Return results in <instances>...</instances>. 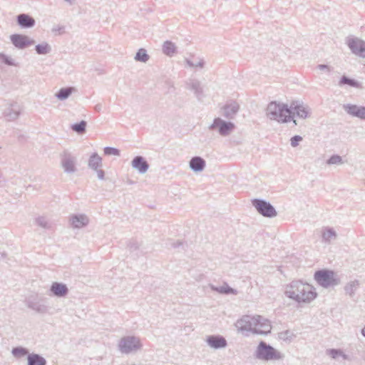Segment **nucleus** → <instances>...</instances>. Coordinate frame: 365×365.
Instances as JSON below:
<instances>
[{"label": "nucleus", "instance_id": "nucleus-20", "mask_svg": "<svg viewBox=\"0 0 365 365\" xmlns=\"http://www.w3.org/2000/svg\"><path fill=\"white\" fill-rule=\"evenodd\" d=\"M101 164V158L96 154L91 156L89 165L93 168H97Z\"/></svg>", "mask_w": 365, "mask_h": 365}, {"label": "nucleus", "instance_id": "nucleus-23", "mask_svg": "<svg viewBox=\"0 0 365 365\" xmlns=\"http://www.w3.org/2000/svg\"><path fill=\"white\" fill-rule=\"evenodd\" d=\"M13 355L16 358H21L22 356H26L28 354V351L26 349L22 347L14 348L12 350Z\"/></svg>", "mask_w": 365, "mask_h": 365}, {"label": "nucleus", "instance_id": "nucleus-27", "mask_svg": "<svg viewBox=\"0 0 365 365\" xmlns=\"http://www.w3.org/2000/svg\"><path fill=\"white\" fill-rule=\"evenodd\" d=\"M36 51L39 54H46L49 51V46L47 43L39 44L36 46Z\"/></svg>", "mask_w": 365, "mask_h": 365}, {"label": "nucleus", "instance_id": "nucleus-18", "mask_svg": "<svg viewBox=\"0 0 365 365\" xmlns=\"http://www.w3.org/2000/svg\"><path fill=\"white\" fill-rule=\"evenodd\" d=\"M45 359L37 354H31L28 357V365H45Z\"/></svg>", "mask_w": 365, "mask_h": 365}, {"label": "nucleus", "instance_id": "nucleus-11", "mask_svg": "<svg viewBox=\"0 0 365 365\" xmlns=\"http://www.w3.org/2000/svg\"><path fill=\"white\" fill-rule=\"evenodd\" d=\"M11 40L12 43L19 48H24L29 44L31 42L27 36L24 35L15 34L11 36Z\"/></svg>", "mask_w": 365, "mask_h": 365}, {"label": "nucleus", "instance_id": "nucleus-16", "mask_svg": "<svg viewBox=\"0 0 365 365\" xmlns=\"http://www.w3.org/2000/svg\"><path fill=\"white\" fill-rule=\"evenodd\" d=\"M51 291L56 296L62 297L67 293V287L66 285L55 282L51 286Z\"/></svg>", "mask_w": 365, "mask_h": 365}, {"label": "nucleus", "instance_id": "nucleus-5", "mask_svg": "<svg viewBox=\"0 0 365 365\" xmlns=\"http://www.w3.org/2000/svg\"><path fill=\"white\" fill-rule=\"evenodd\" d=\"M314 279L319 284L325 287L336 283L334 272L328 270L317 272L314 274Z\"/></svg>", "mask_w": 365, "mask_h": 365}, {"label": "nucleus", "instance_id": "nucleus-30", "mask_svg": "<svg viewBox=\"0 0 365 365\" xmlns=\"http://www.w3.org/2000/svg\"><path fill=\"white\" fill-rule=\"evenodd\" d=\"M302 140V138L299 135H295L291 138V145L293 147L298 145L299 143Z\"/></svg>", "mask_w": 365, "mask_h": 365}, {"label": "nucleus", "instance_id": "nucleus-29", "mask_svg": "<svg viewBox=\"0 0 365 365\" xmlns=\"http://www.w3.org/2000/svg\"><path fill=\"white\" fill-rule=\"evenodd\" d=\"M104 153L106 155H119V151L117 149L113 148H106L104 149Z\"/></svg>", "mask_w": 365, "mask_h": 365}, {"label": "nucleus", "instance_id": "nucleus-3", "mask_svg": "<svg viewBox=\"0 0 365 365\" xmlns=\"http://www.w3.org/2000/svg\"><path fill=\"white\" fill-rule=\"evenodd\" d=\"M267 110L272 118L278 122H287L291 118L293 110L288 108L285 105H280L276 103H271L267 108Z\"/></svg>", "mask_w": 365, "mask_h": 365}, {"label": "nucleus", "instance_id": "nucleus-28", "mask_svg": "<svg viewBox=\"0 0 365 365\" xmlns=\"http://www.w3.org/2000/svg\"><path fill=\"white\" fill-rule=\"evenodd\" d=\"M86 125V123L85 121H81L80 123L73 125L72 128L75 131L81 133L85 130Z\"/></svg>", "mask_w": 365, "mask_h": 365}, {"label": "nucleus", "instance_id": "nucleus-8", "mask_svg": "<svg viewBox=\"0 0 365 365\" xmlns=\"http://www.w3.org/2000/svg\"><path fill=\"white\" fill-rule=\"evenodd\" d=\"M212 128H217L222 135H227L234 128V125L232 123H226L220 118L215 119Z\"/></svg>", "mask_w": 365, "mask_h": 365}, {"label": "nucleus", "instance_id": "nucleus-31", "mask_svg": "<svg viewBox=\"0 0 365 365\" xmlns=\"http://www.w3.org/2000/svg\"><path fill=\"white\" fill-rule=\"evenodd\" d=\"M341 163V158L339 156H332L328 160L329 164H338Z\"/></svg>", "mask_w": 365, "mask_h": 365}, {"label": "nucleus", "instance_id": "nucleus-4", "mask_svg": "<svg viewBox=\"0 0 365 365\" xmlns=\"http://www.w3.org/2000/svg\"><path fill=\"white\" fill-rule=\"evenodd\" d=\"M257 356L259 359L264 360L278 359L280 354L274 348L267 345L264 342H260L257 351Z\"/></svg>", "mask_w": 365, "mask_h": 365}, {"label": "nucleus", "instance_id": "nucleus-21", "mask_svg": "<svg viewBox=\"0 0 365 365\" xmlns=\"http://www.w3.org/2000/svg\"><path fill=\"white\" fill-rule=\"evenodd\" d=\"M163 51L168 56L173 55L175 51V47L171 42H165L163 46Z\"/></svg>", "mask_w": 365, "mask_h": 365}, {"label": "nucleus", "instance_id": "nucleus-1", "mask_svg": "<svg viewBox=\"0 0 365 365\" xmlns=\"http://www.w3.org/2000/svg\"><path fill=\"white\" fill-rule=\"evenodd\" d=\"M236 325L241 330L250 331L258 334H267L272 329L269 321L260 315L244 316L237 322Z\"/></svg>", "mask_w": 365, "mask_h": 365}, {"label": "nucleus", "instance_id": "nucleus-19", "mask_svg": "<svg viewBox=\"0 0 365 365\" xmlns=\"http://www.w3.org/2000/svg\"><path fill=\"white\" fill-rule=\"evenodd\" d=\"M238 110V106L235 103L227 105L223 108V114L225 117H230L235 114Z\"/></svg>", "mask_w": 365, "mask_h": 365}, {"label": "nucleus", "instance_id": "nucleus-10", "mask_svg": "<svg viewBox=\"0 0 365 365\" xmlns=\"http://www.w3.org/2000/svg\"><path fill=\"white\" fill-rule=\"evenodd\" d=\"M345 110L350 115L365 119V107H359L356 105L344 106Z\"/></svg>", "mask_w": 365, "mask_h": 365}, {"label": "nucleus", "instance_id": "nucleus-34", "mask_svg": "<svg viewBox=\"0 0 365 365\" xmlns=\"http://www.w3.org/2000/svg\"><path fill=\"white\" fill-rule=\"evenodd\" d=\"M363 334L365 336V328L363 329Z\"/></svg>", "mask_w": 365, "mask_h": 365}, {"label": "nucleus", "instance_id": "nucleus-12", "mask_svg": "<svg viewBox=\"0 0 365 365\" xmlns=\"http://www.w3.org/2000/svg\"><path fill=\"white\" fill-rule=\"evenodd\" d=\"M290 108L293 113L301 118H306L308 116L309 111L305 106L299 103L298 102H292L290 105Z\"/></svg>", "mask_w": 365, "mask_h": 365}, {"label": "nucleus", "instance_id": "nucleus-33", "mask_svg": "<svg viewBox=\"0 0 365 365\" xmlns=\"http://www.w3.org/2000/svg\"><path fill=\"white\" fill-rule=\"evenodd\" d=\"M99 177L103 178V171H100L99 173Z\"/></svg>", "mask_w": 365, "mask_h": 365}, {"label": "nucleus", "instance_id": "nucleus-2", "mask_svg": "<svg viewBox=\"0 0 365 365\" xmlns=\"http://www.w3.org/2000/svg\"><path fill=\"white\" fill-rule=\"evenodd\" d=\"M285 293L288 297L302 302H309L316 297L312 286L301 282H294L288 285Z\"/></svg>", "mask_w": 365, "mask_h": 365}, {"label": "nucleus", "instance_id": "nucleus-24", "mask_svg": "<svg viewBox=\"0 0 365 365\" xmlns=\"http://www.w3.org/2000/svg\"><path fill=\"white\" fill-rule=\"evenodd\" d=\"M135 59L138 61H141L143 62H145L148 59V56L146 53L145 50L144 49H140L135 56Z\"/></svg>", "mask_w": 365, "mask_h": 365}, {"label": "nucleus", "instance_id": "nucleus-7", "mask_svg": "<svg viewBox=\"0 0 365 365\" xmlns=\"http://www.w3.org/2000/svg\"><path fill=\"white\" fill-rule=\"evenodd\" d=\"M253 205L258 212L264 216L273 217L276 215V212L274 207L270 204L264 201L255 200L253 202Z\"/></svg>", "mask_w": 365, "mask_h": 365}, {"label": "nucleus", "instance_id": "nucleus-15", "mask_svg": "<svg viewBox=\"0 0 365 365\" xmlns=\"http://www.w3.org/2000/svg\"><path fill=\"white\" fill-rule=\"evenodd\" d=\"M133 166L141 173H145L148 168L147 162L142 157H136L132 162Z\"/></svg>", "mask_w": 365, "mask_h": 365}, {"label": "nucleus", "instance_id": "nucleus-14", "mask_svg": "<svg viewBox=\"0 0 365 365\" xmlns=\"http://www.w3.org/2000/svg\"><path fill=\"white\" fill-rule=\"evenodd\" d=\"M19 24L22 27H31L35 24V20L27 14H20L17 17Z\"/></svg>", "mask_w": 365, "mask_h": 365}, {"label": "nucleus", "instance_id": "nucleus-25", "mask_svg": "<svg viewBox=\"0 0 365 365\" xmlns=\"http://www.w3.org/2000/svg\"><path fill=\"white\" fill-rule=\"evenodd\" d=\"M340 85L348 84L351 86L358 87L359 83L352 79H349L347 77H342L339 81Z\"/></svg>", "mask_w": 365, "mask_h": 365}, {"label": "nucleus", "instance_id": "nucleus-13", "mask_svg": "<svg viewBox=\"0 0 365 365\" xmlns=\"http://www.w3.org/2000/svg\"><path fill=\"white\" fill-rule=\"evenodd\" d=\"M208 344L215 349L225 347L226 346V340L218 336H210L207 338Z\"/></svg>", "mask_w": 365, "mask_h": 365}, {"label": "nucleus", "instance_id": "nucleus-32", "mask_svg": "<svg viewBox=\"0 0 365 365\" xmlns=\"http://www.w3.org/2000/svg\"><path fill=\"white\" fill-rule=\"evenodd\" d=\"M67 170H73V165L72 163H67L64 165Z\"/></svg>", "mask_w": 365, "mask_h": 365}, {"label": "nucleus", "instance_id": "nucleus-6", "mask_svg": "<svg viewBox=\"0 0 365 365\" xmlns=\"http://www.w3.org/2000/svg\"><path fill=\"white\" fill-rule=\"evenodd\" d=\"M141 346L138 339L134 337H127L121 340L120 344V350L124 353H129L136 350Z\"/></svg>", "mask_w": 365, "mask_h": 365}, {"label": "nucleus", "instance_id": "nucleus-17", "mask_svg": "<svg viewBox=\"0 0 365 365\" xmlns=\"http://www.w3.org/2000/svg\"><path fill=\"white\" fill-rule=\"evenodd\" d=\"M205 165V160L199 157L193 158L190 162L191 168L195 171H201L204 168Z\"/></svg>", "mask_w": 365, "mask_h": 365}, {"label": "nucleus", "instance_id": "nucleus-9", "mask_svg": "<svg viewBox=\"0 0 365 365\" xmlns=\"http://www.w3.org/2000/svg\"><path fill=\"white\" fill-rule=\"evenodd\" d=\"M351 50L356 54L365 57V42L359 39H352L349 43Z\"/></svg>", "mask_w": 365, "mask_h": 365}, {"label": "nucleus", "instance_id": "nucleus-26", "mask_svg": "<svg viewBox=\"0 0 365 365\" xmlns=\"http://www.w3.org/2000/svg\"><path fill=\"white\" fill-rule=\"evenodd\" d=\"M71 88L61 89L57 94V97L60 99H64L71 94Z\"/></svg>", "mask_w": 365, "mask_h": 365}, {"label": "nucleus", "instance_id": "nucleus-22", "mask_svg": "<svg viewBox=\"0 0 365 365\" xmlns=\"http://www.w3.org/2000/svg\"><path fill=\"white\" fill-rule=\"evenodd\" d=\"M87 219L85 217H75L72 219V224L76 227H81L87 223Z\"/></svg>", "mask_w": 365, "mask_h": 365}]
</instances>
